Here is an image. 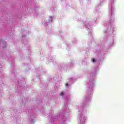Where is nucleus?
Returning <instances> with one entry per match:
<instances>
[{
  "label": "nucleus",
  "instance_id": "nucleus-1",
  "mask_svg": "<svg viewBox=\"0 0 124 124\" xmlns=\"http://www.w3.org/2000/svg\"><path fill=\"white\" fill-rule=\"evenodd\" d=\"M60 95L61 96H62L63 95H64V94L63 93V92H61V93H60Z\"/></svg>",
  "mask_w": 124,
  "mask_h": 124
},
{
  "label": "nucleus",
  "instance_id": "nucleus-2",
  "mask_svg": "<svg viewBox=\"0 0 124 124\" xmlns=\"http://www.w3.org/2000/svg\"><path fill=\"white\" fill-rule=\"evenodd\" d=\"M92 62H95V59H93Z\"/></svg>",
  "mask_w": 124,
  "mask_h": 124
},
{
  "label": "nucleus",
  "instance_id": "nucleus-3",
  "mask_svg": "<svg viewBox=\"0 0 124 124\" xmlns=\"http://www.w3.org/2000/svg\"><path fill=\"white\" fill-rule=\"evenodd\" d=\"M3 48H6V46H3Z\"/></svg>",
  "mask_w": 124,
  "mask_h": 124
},
{
  "label": "nucleus",
  "instance_id": "nucleus-4",
  "mask_svg": "<svg viewBox=\"0 0 124 124\" xmlns=\"http://www.w3.org/2000/svg\"><path fill=\"white\" fill-rule=\"evenodd\" d=\"M66 87H67L68 86V84L66 83Z\"/></svg>",
  "mask_w": 124,
  "mask_h": 124
}]
</instances>
